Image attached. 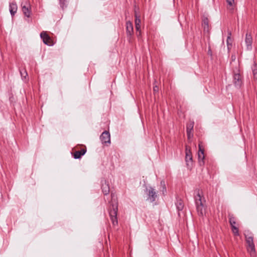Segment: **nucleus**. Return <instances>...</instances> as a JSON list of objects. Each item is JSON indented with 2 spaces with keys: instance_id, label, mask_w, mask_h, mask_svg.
<instances>
[{
  "instance_id": "f257e3e1",
  "label": "nucleus",
  "mask_w": 257,
  "mask_h": 257,
  "mask_svg": "<svg viewBox=\"0 0 257 257\" xmlns=\"http://www.w3.org/2000/svg\"><path fill=\"white\" fill-rule=\"evenodd\" d=\"M199 191V189H198L195 190V192L197 194L194 197V200L198 215L200 216H203L205 211V206L202 202Z\"/></svg>"
},
{
  "instance_id": "f03ea898",
  "label": "nucleus",
  "mask_w": 257,
  "mask_h": 257,
  "mask_svg": "<svg viewBox=\"0 0 257 257\" xmlns=\"http://www.w3.org/2000/svg\"><path fill=\"white\" fill-rule=\"evenodd\" d=\"M245 240L248 245V248H247L248 251L250 252L251 256L254 257L255 256V245L253 243V236L249 235V233H244Z\"/></svg>"
},
{
  "instance_id": "7ed1b4c3",
  "label": "nucleus",
  "mask_w": 257,
  "mask_h": 257,
  "mask_svg": "<svg viewBox=\"0 0 257 257\" xmlns=\"http://www.w3.org/2000/svg\"><path fill=\"white\" fill-rule=\"evenodd\" d=\"M145 192L148 196L147 200H149L151 202H153L156 200L157 197V193L153 187L147 188Z\"/></svg>"
},
{
  "instance_id": "20e7f679",
  "label": "nucleus",
  "mask_w": 257,
  "mask_h": 257,
  "mask_svg": "<svg viewBox=\"0 0 257 257\" xmlns=\"http://www.w3.org/2000/svg\"><path fill=\"white\" fill-rule=\"evenodd\" d=\"M100 140L101 143L108 146L110 144V134L109 130H105L100 135Z\"/></svg>"
},
{
  "instance_id": "39448f33",
  "label": "nucleus",
  "mask_w": 257,
  "mask_h": 257,
  "mask_svg": "<svg viewBox=\"0 0 257 257\" xmlns=\"http://www.w3.org/2000/svg\"><path fill=\"white\" fill-rule=\"evenodd\" d=\"M22 12L25 17L30 18L32 13L31 6L28 2H23L21 4Z\"/></svg>"
},
{
  "instance_id": "423d86ee",
  "label": "nucleus",
  "mask_w": 257,
  "mask_h": 257,
  "mask_svg": "<svg viewBox=\"0 0 257 257\" xmlns=\"http://www.w3.org/2000/svg\"><path fill=\"white\" fill-rule=\"evenodd\" d=\"M185 161L186 165L188 169H191L193 166V160L190 149L188 148V146H186L185 149Z\"/></svg>"
},
{
  "instance_id": "0eeeda50",
  "label": "nucleus",
  "mask_w": 257,
  "mask_h": 257,
  "mask_svg": "<svg viewBox=\"0 0 257 257\" xmlns=\"http://www.w3.org/2000/svg\"><path fill=\"white\" fill-rule=\"evenodd\" d=\"M117 206L114 207V205H112V209L109 211V215L110 217L111 220L113 225L117 224Z\"/></svg>"
},
{
  "instance_id": "6e6552de",
  "label": "nucleus",
  "mask_w": 257,
  "mask_h": 257,
  "mask_svg": "<svg viewBox=\"0 0 257 257\" xmlns=\"http://www.w3.org/2000/svg\"><path fill=\"white\" fill-rule=\"evenodd\" d=\"M40 37L43 40V43L47 45H52V41L50 37L47 34L46 32L43 31L40 34Z\"/></svg>"
},
{
  "instance_id": "1a4fd4ad",
  "label": "nucleus",
  "mask_w": 257,
  "mask_h": 257,
  "mask_svg": "<svg viewBox=\"0 0 257 257\" xmlns=\"http://www.w3.org/2000/svg\"><path fill=\"white\" fill-rule=\"evenodd\" d=\"M126 33L127 38L130 39L134 34L133 25L130 21L126 22Z\"/></svg>"
},
{
  "instance_id": "9d476101",
  "label": "nucleus",
  "mask_w": 257,
  "mask_h": 257,
  "mask_svg": "<svg viewBox=\"0 0 257 257\" xmlns=\"http://www.w3.org/2000/svg\"><path fill=\"white\" fill-rule=\"evenodd\" d=\"M101 183V189L104 195H107L109 193L110 188L108 182L105 179L102 180Z\"/></svg>"
},
{
  "instance_id": "9b49d317",
  "label": "nucleus",
  "mask_w": 257,
  "mask_h": 257,
  "mask_svg": "<svg viewBox=\"0 0 257 257\" xmlns=\"http://www.w3.org/2000/svg\"><path fill=\"white\" fill-rule=\"evenodd\" d=\"M198 162L200 166H203L204 164V149L201 148V147L199 145V151L198 153Z\"/></svg>"
},
{
  "instance_id": "f8f14e48",
  "label": "nucleus",
  "mask_w": 257,
  "mask_h": 257,
  "mask_svg": "<svg viewBox=\"0 0 257 257\" xmlns=\"http://www.w3.org/2000/svg\"><path fill=\"white\" fill-rule=\"evenodd\" d=\"M245 42L247 50H251L252 49V38L250 33L246 34Z\"/></svg>"
},
{
  "instance_id": "ddd939ff",
  "label": "nucleus",
  "mask_w": 257,
  "mask_h": 257,
  "mask_svg": "<svg viewBox=\"0 0 257 257\" xmlns=\"http://www.w3.org/2000/svg\"><path fill=\"white\" fill-rule=\"evenodd\" d=\"M233 83L236 87H240L242 84L241 75L239 73H234L233 75Z\"/></svg>"
},
{
  "instance_id": "4468645a",
  "label": "nucleus",
  "mask_w": 257,
  "mask_h": 257,
  "mask_svg": "<svg viewBox=\"0 0 257 257\" xmlns=\"http://www.w3.org/2000/svg\"><path fill=\"white\" fill-rule=\"evenodd\" d=\"M17 9L18 7L16 2H12L9 4V11L12 17L15 16L17 13Z\"/></svg>"
},
{
  "instance_id": "2eb2a0df",
  "label": "nucleus",
  "mask_w": 257,
  "mask_h": 257,
  "mask_svg": "<svg viewBox=\"0 0 257 257\" xmlns=\"http://www.w3.org/2000/svg\"><path fill=\"white\" fill-rule=\"evenodd\" d=\"M86 152V149H82L80 151H76L73 154V158L75 159H79L85 155Z\"/></svg>"
},
{
  "instance_id": "dca6fc26",
  "label": "nucleus",
  "mask_w": 257,
  "mask_h": 257,
  "mask_svg": "<svg viewBox=\"0 0 257 257\" xmlns=\"http://www.w3.org/2000/svg\"><path fill=\"white\" fill-rule=\"evenodd\" d=\"M202 27H203L204 31L207 32H209L210 30V27L209 25V20L207 18H204L202 21Z\"/></svg>"
},
{
  "instance_id": "f3484780",
  "label": "nucleus",
  "mask_w": 257,
  "mask_h": 257,
  "mask_svg": "<svg viewBox=\"0 0 257 257\" xmlns=\"http://www.w3.org/2000/svg\"><path fill=\"white\" fill-rule=\"evenodd\" d=\"M176 208L178 211H182L184 208V203L181 199L177 198L175 203Z\"/></svg>"
},
{
  "instance_id": "a211bd4d",
  "label": "nucleus",
  "mask_w": 257,
  "mask_h": 257,
  "mask_svg": "<svg viewBox=\"0 0 257 257\" xmlns=\"http://www.w3.org/2000/svg\"><path fill=\"white\" fill-rule=\"evenodd\" d=\"M141 19L139 16L135 14V27L136 31H139L141 29Z\"/></svg>"
},
{
  "instance_id": "6ab92c4d",
  "label": "nucleus",
  "mask_w": 257,
  "mask_h": 257,
  "mask_svg": "<svg viewBox=\"0 0 257 257\" xmlns=\"http://www.w3.org/2000/svg\"><path fill=\"white\" fill-rule=\"evenodd\" d=\"M59 5L62 10L67 8L68 4V0H59Z\"/></svg>"
},
{
  "instance_id": "aec40b11",
  "label": "nucleus",
  "mask_w": 257,
  "mask_h": 257,
  "mask_svg": "<svg viewBox=\"0 0 257 257\" xmlns=\"http://www.w3.org/2000/svg\"><path fill=\"white\" fill-rule=\"evenodd\" d=\"M229 221L231 227H233V226H235V224L236 223L235 219L234 217H233L232 216L229 215Z\"/></svg>"
},
{
  "instance_id": "412c9836",
  "label": "nucleus",
  "mask_w": 257,
  "mask_h": 257,
  "mask_svg": "<svg viewBox=\"0 0 257 257\" xmlns=\"http://www.w3.org/2000/svg\"><path fill=\"white\" fill-rule=\"evenodd\" d=\"M193 130H187V135L188 140H190L193 137Z\"/></svg>"
},
{
  "instance_id": "4be33fe9",
  "label": "nucleus",
  "mask_w": 257,
  "mask_h": 257,
  "mask_svg": "<svg viewBox=\"0 0 257 257\" xmlns=\"http://www.w3.org/2000/svg\"><path fill=\"white\" fill-rule=\"evenodd\" d=\"M20 74H21V77H22V79H23L24 78L26 79V77L28 75V73L27 72L26 70L24 69L23 70H20Z\"/></svg>"
},
{
  "instance_id": "5701e85b",
  "label": "nucleus",
  "mask_w": 257,
  "mask_h": 257,
  "mask_svg": "<svg viewBox=\"0 0 257 257\" xmlns=\"http://www.w3.org/2000/svg\"><path fill=\"white\" fill-rule=\"evenodd\" d=\"M256 65L254 66V68H252V74L255 79H257V68H256Z\"/></svg>"
},
{
  "instance_id": "b1692460",
  "label": "nucleus",
  "mask_w": 257,
  "mask_h": 257,
  "mask_svg": "<svg viewBox=\"0 0 257 257\" xmlns=\"http://www.w3.org/2000/svg\"><path fill=\"white\" fill-rule=\"evenodd\" d=\"M194 125V121L190 120L187 124L186 128H193Z\"/></svg>"
},
{
  "instance_id": "393cba45",
  "label": "nucleus",
  "mask_w": 257,
  "mask_h": 257,
  "mask_svg": "<svg viewBox=\"0 0 257 257\" xmlns=\"http://www.w3.org/2000/svg\"><path fill=\"white\" fill-rule=\"evenodd\" d=\"M232 230L235 235H238L239 232H238V229L237 227H236L235 226H233L231 227Z\"/></svg>"
},
{
  "instance_id": "a878e982",
  "label": "nucleus",
  "mask_w": 257,
  "mask_h": 257,
  "mask_svg": "<svg viewBox=\"0 0 257 257\" xmlns=\"http://www.w3.org/2000/svg\"><path fill=\"white\" fill-rule=\"evenodd\" d=\"M227 45L228 46L229 45V41L230 40L231 36V32L229 30H227Z\"/></svg>"
},
{
  "instance_id": "bb28decb",
  "label": "nucleus",
  "mask_w": 257,
  "mask_h": 257,
  "mask_svg": "<svg viewBox=\"0 0 257 257\" xmlns=\"http://www.w3.org/2000/svg\"><path fill=\"white\" fill-rule=\"evenodd\" d=\"M226 2L230 6H232L234 3V0H226Z\"/></svg>"
},
{
  "instance_id": "cd10ccee",
  "label": "nucleus",
  "mask_w": 257,
  "mask_h": 257,
  "mask_svg": "<svg viewBox=\"0 0 257 257\" xmlns=\"http://www.w3.org/2000/svg\"><path fill=\"white\" fill-rule=\"evenodd\" d=\"M153 90L154 92H158L159 91V87L157 86H155L153 87Z\"/></svg>"
},
{
  "instance_id": "c85d7f7f",
  "label": "nucleus",
  "mask_w": 257,
  "mask_h": 257,
  "mask_svg": "<svg viewBox=\"0 0 257 257\" xmlns=\"http://www.w3.org/2000/svg\"><path fill=\"white\" fill-rule=\"evenodd\" d=\"M166 191H167V190H166V186H163V187H162L163 193L164 194L166 192Z\"/></svg>"
},
{
  "instance_id": "c756f323",
  "label": "nucleus",
  "mask_w": 257,
  "mask_h": 257,
  "mask_svg": "<svg viewBox=\"0 0 257 257\" xmlns=\"http://www.w3.org/2000/svg\"><path fill=\"white\" fill-rule=\"evenodd\" d=\"M161 185L163 187V186H165V183L164 181H161Z\"/></svg>"
},
{
  "instance_id": "7c9ffc66",
  "label": "nucleus",
  "mask_w": 257,
  "mask_h": 257,
  "mask_svg": "<svg viewBox=\"0 0 257 257\" xmlns=\"http://www.w3.org/2000/svg\"><path fill=\"white\" fill-rule=\"evenodd\" d=\"M141 35V30L140 29L139 31H137V35L138 37L140 36Z\"/></svg>"
},
{
  "instance_id": "2f4dec72",
  "label": "nucleus",
  "mask_w": 257,
  "mask_h": 257,
  "mask_svg": "<svg viewBox=\"0 0 257 257\" xmlns=\"http://www.w3.org/2000/svg\"><path fill=\"white\" fill-rule=\"evenodd\" d=\"M208 54L210 55V56H212V51L211 50V49L209 48L208 51Z\"/></svg>"
},
{
  "instance_id": "473e14b6",
  "label": "nucleus",
  "mask_w": 257,
  "mask_h": 257,
  "mask_svg": "<svg viewBox=\"0 0 257 257\" xmlns=\"http://www.w3.org/2000/svg\"><path fill=\"white\" fill-rule=\"evenodd\" d=\"M231 59H232V61L235 60V56L234 55H232V56H231Z\"/></svg>"
},
{
  "instance_id": "72a5a7b5",
  "label": "nucleus",
  "mask_w": 257,
  "mask_h": 257,
  "mask_svg": "<svg viewBox=\"0 0 257 257\" xmlns=\"http://www.w3.org/2000/svg\"><path fill=\"white\" fill-rule=\"evenodd\" d=\"M11 99H13V97H10V100H11Z\"/></svg>"
}]
</instances>
